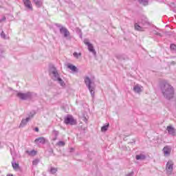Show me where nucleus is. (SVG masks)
Segmentation results:
<instances>
[{
	"instance_id": "obj_15",
	"label": "nucleus",
	"mask_w": 176,
	"mask_h": 176,
	"mask_svg": "<svg viewBox=\"0 0 176 176\" xmlns=\"http://www.w3.org/2000/svg\"><path fill=\"white\" fill-rule=\"evenodd\" d=\"M31 120V118L28 117L26 119H23L21 122L19 127H24V126L27 125V123Z\"/></svg>"
},
{
	"instance_id": "obj_7",
	"label": "nucleus",
	"mask_w": 176,
	"mask_h": 176,
	"mask_svg": "<svg viewBox=\"0 0 176 176\" xmlns=\"http://www.w3.org/2000/svg\"><path fill=\"white\" fill-rule=\"evenodd\" d=\"M60 33L63 35L64 38H67V39H71V33L65 27H60Z\"/></svg>"
},
{
	"instance_id": "obj_24",
	"label": "nucleus",
	"mask_w": 176,
	"mask_h": 176,
	"mask_svg": "<svg viewBox=\"0 0 176 176\" xmlns=\"http://www.w3.org/2000/svg\"><path fill=\"white\" fill-rule=\"evenodd\" d=\"M73 56L75 57V58H79L80 56H82V53L74 52Z\"/></svg>"
},
{
	"instance_id": "obj_11",
	"label": "nucleus",
	"mask_w": 176,
	"mask_h": 176,
	"mask_svg": "<svg viewBox=\"0 0 176 176\" xmlns=\"http://www.w3.org/2000/svg\"><path fill=\"white\" fill-rule=\"evenodd\" d=\"M133 91L135 93H137L138 94H140V93H142V86L137 84L133 87Z\"/></svg>"
},
{
	"instance_id": "obj_27",
	"label": "nucleus",
	"mask_w": 176,
	"mask_h": 176,
	"mask_svg": "<svg viewBox=\"0 0 176 176\" xmlns=\"http://www.w3.org/2000/svg\"><path fill=\"white\" fill-rule=\"evenodd\" d=\"M38 163H39V160H34L32 162L33 166H38Z\"/></svg>"
},
{
	"instance_id": "obj_1",
	"label": "nucleus",
	"mask_w": 176,
	"mask_h": 176,
	"mask_svg": "<svg viewBox=\"0 0 176 176\" xmlns=\"http://www.w3.org/2000/svg\"><path fill=\"white\" fill-rule=\"evenodd\" d=\"M160 89L164 97L167 100H171L174 97V88L166 80L160 82Z\"/></svg>"
},
{
	"instance_id": "obj_26",
	"label": "nucleus",
	"mask_w": 176,
	"mask_h": 176,
	"mask_svg": "<svg viewBox=\"0 0 176 176\" xmlns=\"http://www.w3.org/2000/svg\"><path fill=\"white\" fill-rule=\"evenodd\" d=\"M57 144L58 145V146H64V145H65V142H63V141H59Z\"/></svg>"
},
{
	"instance_id": "obj_33",
	"label": "nucleus",
	"mask_w": 176,
	"mask_h": 176,
	"mask_svg": "<svg viewBox=\"0 0 176 176\" xmlns=\"http://www.w3.org/2000/svg\"><path fill=\"white\" fill-rule=\"evenodd\" d=\"M34 130H35V131L38 132V131H39V128L38 127H36Z\"/></svg>"
},
{
	"instance_id": "obj_10",
	"label": "nucleus",
	"mask_w": 176,
	"mask_h": 176,
	"mask_svg": "<svg viewBox=\"0 0 176 176\" xmlns=\"http://www.w3.org/2000/svg\"><path fill=\"white\" fill-rule=\"evenodd\" d=\"M163 152L164 156H170L171 153V147L170 146H166L163 148Z\"/></svg>"
},
{
	"instance_id": "obj_30",
	"label": "nucleus",
	"mask_w": 176,
	"mask_h": 176,
	"mask_svg": "<svg viewBox=\"0 0 176 176\" xmlns=\"http://www.w3.org/2000/svg\"><path fill=\"white\" fill-rule=\"evenodd\" d=\"M5 20H6V17L3 16V18L0 19V21H5Z\"/></svg>"
},
{
	"instance_id": "obj_12",
	"label": "nucleus",
	"mask_w": 176,
	"mask_h": 176,
	"mask_svg": "<svg viewBox=\"0 0 176 176\" xmlns=\"http://www.w3.org/2000/svg\"><path fill=\"white\" fill-rule=\"evenodd\" d=\"M23 2L25 8H27V9H29L30 10H32V3H31V1L23 0Z\"/></svg>"
},
{
	"instance_id": "obj_36",
	"label": "nucleus",
	"mask_w": 176,
	"mask_h": 176,
	"mask_svg": "<svg viewBox=\"0 0 176 176\" xmlns=\"http://www.w3.org/2000/svg\"><path fill=\"white\" fill-rule=\"evenodd\" d=\"M7 176H13V175H8Z\"/></svg>"
},
{
	"instance_id": "obj_13",
	"label": "nucleus",
	"mask_w": 176,
	"mask_h": 176,
	"mask_svg": "<svg viewBox=\"0 0 176 176\" xmlns=\"http://www.w3.org/2000/svg\"><path fill=\"white\" fill-rule=\"evenodd\" d=\"M166 130L168 133V134H170V135H175V129H174V127H173L172 126H168L166 128Z\"/></svg>"
},
{
	"instance_id": "obj_8",
	"label": "nucleus",
	"mask_w": 176,
	"mask_h": 176,
	"mask_svg": "<svg viewBox=\"0 0 176 176\" xmlns=\"http://www.w3.org/2000/svg\"><path fill=\"white\" fill-rule=\"evenodd\" d=\"M84 43L88 47L89 52H90L91 53H93L94 56L97 54V52H96V50H94V47L93 46V44L89 42V39L87 38L84 39Z\"/></svg>"
},
{
	"instance_id": "obj_23",
	"label": "nucleus",
	"mask_w": 176,
	"mask_h": 176,
	"mask_svg": "<svg viewBox=\"0 0 176 176\" xmlns=\"http://www.w3.org/2000/svg\"><path fill=\"white\" fill-rule=\"evenodd\" d=\"M139 3L144 5V6H146V5H148V0H139Z\"/></svg>"
},
{
	"instance_id": "obj_19",
	"label": "nucleus",
	"mask_w": 176,
	"mask_h": 176,
	"mask_svg": "<svg viewBox=\"0 0 176 176\" xmlns=\"http://www.w3.org/2000/svg\"><path fill=\"white\" fill-rule=\"evenodd\" d=\"M58 134H59L58 131L54 130L52 131V135L54 136V138H53V141H56V140H57V137H58Z\"/></svg>"
},
{
	"instance_id": "obj_17",
	"label": "nucleus",
	"mask_w": 176,
	"mask_h": 176,
	"mask_svg": "<svg viewBox=\"0 0 176 176\" xmlns=\"http://www.w3.org/2000/svg\"><path fill=\"white\" fill-rule=\"evenodd\" d=\"M67 68H69V69H71V71H72L73 72H78V68L76 67V66L74 65H68Z\"/></svg>"
},
{
	"instance_id": "obj_16",
	"label": "nucleus",
	"mask_w": 176,
	"mask_h": 176,
	"mask_svg": "<svg viewBox=\"0 0 176 176\" xmlns=\"http://www.w3.org/2000/svg\"><path fill=\"white\" fill-rule=\"evenodd\" d=\"M32 1L33 2H34L36 8H41V6H42V3H43L42 0H32Z\"/></svg>"
},
{
	"instance_id": "obj_5",
	"label": "nucleus",
	"mask_w": 176,
	"mask_h": 176,
	"mask_svg": "<svg viewBox=\"0 0 176 176\" xmlns=\"http://www.w3.org/2000/svg\"><path fill=\"white\" fill-rule=\"evenodd\" d=\"M16 97L20 98V100H30V98H32V92H27L25 94L18 92L16 94Z\"/></svg>"
},
{
	"instance_id": "obj_22",
	"label": "nucleus",
	"mask_w": 176,
	"mask_h": 176,
	"mask_svg": "<svg viewBox=\"0 0 176 176\" xmlns=\"http://www.w3.org/2000/svg\"><path fill=\"white\" fill-rule=\"evenodd\" d=\"M109 127V124H107V125L102 126L101 131H102V133H105V131L108 130Z\"/></svg>"
},
{
	"instance_id": "obj_18",
	"label": "nucleus",
	"mask_w": 176,
	"mask_h": 176,
	"mask_svg": "<svg viewBox=\"0 0 176 176\" xmlns=\"http://www.w3.org/2000/svg\"><path fill=\"white\" fill-rule=\"evenodd\" d=\"M25 153H27L29 156H35L36 155V151H35V150L26 151Z\"/></svg>"
},
{
	"instance_id": "obj_31",
	"label": "nucleus",
	"mask_w": 176,
	"mask_h": 176,
	"mask_svg": "<svg viewBox=\"0 0 176 176\" xmlns=\"http://www.w3.org/2000/svg\"><path fill=\"white\" fill-rule=\"evenodd\" d=\"M155 34L158 35V36H162V34H160L159 32H155Z\"/></svg>"
},
{
	"instance_id": "obj_28",
	"label": "nucleus",
	"mask_w": 176,
	"mask_h": 176,
	"mask_svg": "<svg viewBox=\"0 0 176 176\" xmlns=\"http://www.w3.org/2000/svg\"><path fill=\"white\" fill-rule=\"evenodd\" d=\"M1 38H3V39H6V36L5 35V32H1Z\"/></svg>"
},
{
	"instance_id": "obj_37",
	"label": "nucleus",
	"mask_w": 176,
	"mask_h": 176,
	"mask_svg": "<svg viewBox=\"0 0 176 176\" xmlns=\"http://www.w3.org/2000/svg\"><path fill=\"white\" fill-rule=\"evenodd\" d=\"M172 64H175V62H174V61H173V62H172Z\"/></svg>"
},
{
	"instance_id": "obj_2",
	"label": "nucleus",
	"mask_w": 176,
	"mask_h": 176,
	"mask_svg": "<svg viewBox=\"0 0 176 176\" xmlns=\"http://www.w3.org/2000/svg\"><path fill=\"white\" fill-rule=\"evenodd\" d=\"M149 25H151V23L148 21V18L142 16L141 21H139V24L135 23V30L136 31H144V29L149 27Z\"/></svg>"
},
{
	"instance_id": "obj_3",
	"label": "nucleus",
	"mask_w": 176,
	"mask_h": 176,
	"mask_svg": "<svg viewBox=\"0 0 176 176\" xmlns=\"http://www.w3.org/2000/svg\"><path fill=\"white\" fill-rule=\"evenodd\" d=\"M84 82L90 91L91 97H94V90H96V84L93 80L90 78L89 76H86L84 78Z\"/></svg>"
},
{
	"instance_id": "obj_25",
	"label": "nucleus",
	"mask_w": 176,
	"mask_h": 176,
	"mask_svg": "<svg viewBox=\"0 0 176 176\" xmlns=\"http://www.w3.org/2000/svg\"><path fill=\"white\" fill-rule=\"evenodd\" d=\"M12 166L14 170H16V168H19V164L16 163V162H12Z\"/></svg>"
},
{
	"instance_id": "obj_14",
	"label": "nucleus",
	"mask_w": 176,
	"mask_h": 176,
	"mask_svg": "<svg viewBox=\"0 0 176 176\" xmlns=\"http://www.w3.org/2000/svg\"><path fill=\"white\" fill-rule=\"evenodd\" d=\"M34 142L36 144H46V138H45L44 137H40V138H36L34 140Z\"/></svg>"
},
{
	"instance_id": "obj_34",
	"label": "nucleus",
	"mask_w": 176,
	"mask_h": 176,
	"mask_svg": "<svg viewBox=\"0 0 176 176\" xmlns=\"http://www.w3.org/2000/svg\"><path fill=\"white\" fill-rule=\"evenodd\" d=\"M78 31L79 32H82V30H80V29H79V28H78Z\"/></svg>"
},
{
	"instance_id": "obj_6",
	"label": "nucleus",
	"mask_w": 176,
	"mask_h": 176,
	"mask_svg": "<svg viewBox=\"0 0 176 176\" xmlns=\"http://www.w3.org/2000/svg\"><path fill=\"white\" fill-rule=\"evenodd\" d=\"M173 170H174V162L173 161H168L166 166L167 175H171L173 174Z\"/></svg>"
},
{
	"instance_id": "obj_35",
	"label": "nucleus",
	"mask_w": 176,
	"mask_h": 176,
	"mask_svg": "<svg viewBox=\"0 0 176 176\" xmlns=\"http://www.w3.org/2000/svg\"><path fill=\"white\" fill-rule=\"evenodd\" d=\"M72 151H74V148L70 149V152H72Z\"/></svg>"
},
{
	"instance_id": "obj_9",
	"label": "nucleus",
	"mask_w": 176,
	"mask_h": 176,
	"mask_svg": "<svg viewBox=\"0 0 176 176\" xmlns=\"http://www.w3.org/2000/svg\"><path fill=\"white\" fill-rule=\"evenodd\" d=\"M64 123L65 124L74 125L76 124V120L74 119V117L72 116L69 115L65 118Z\"/></svg>"
},
{
	"instance_id": "obj_32",
	"label": "nucleus",
	"mask_w": 176,
	"mask_h": 176,
	"mask_svg": "<svg viewBox=\"0 0 176 176\" xmlns=\"http://www.w3.org/2000/svg\"><path fill=\"white\" fill-rule=\"evenodd\" d=\"M56 27H58L60 29L61 28V27H63V26L60 24H56Z\"/></svg>"
},
{
	"instance_id": "obj_20",
	"label": "nucleus",
	"mask_w": 176,
	"mask_h": 176,
	"mask_svg": "<svg viewBox=\"0 0 176 176\" xmlns=\"http://www.w3.org/2000/svg\"><path fill=\"white\" fill-rule=\"evenodd\" d=\"M146 158L144 155H138L135 156V159L136 160H144V159Z\"/></svg>"
},
{
	"instance_id": "obj_29",
	"label": "nucleus",
	"mask_w": 176,
	"mask_h": 176,
	"mask_svg": "<svg viewBox=\"0 0 176 176\" xmlns=\"http://www.w3.org/2000/svg\"><path fill=\"white\" fill-rule=\"evenodd\" d=\"M134 175V172H131L128 173L126 176H133Z\"/></svg>"
},
{
	"instance_id": "obj_38",
	"label": "nucleus",
	"mask_w": 176,
	"mask_h": 176,
	"mask_svg": "<svg viewBox=\"0 0 176 176\" xmlns=\"http://www.w3.org/2000/svg\"><path fill=\"white\" fill-rule=\"evenodd\" d=\"M34 116V114H32V116H31V118H32Z\"/></svg>"
},
{
	"instance_id": "obj_21",
	"label": "nucleus",
	"mask_w": 176,
	"mask_h": 176,
	"mask_svg": "<svg viewBox=\"0 0 176 176\" xmlns=\"http://www.w3.org/2000/svg\"><path fill=\"white\" fill-rule=\"evenodd\" d=\"M49 173H50L51 174H56L57 173V168L51 166L49 169Z\"/></svg>"
},
{
	"instance_id": "obj_4",
	"label": "nucleus",
	"mask_w": 176,
	"mask_h": 176,
	"mask_svg": "<svg viewBox=\"0 0 176 176\" xmlns=\"http://www.w3.org/2000/svg\"><path fill=\"white\" fill-rule=\"evenodd\" d=\"M50 72L52 75L53 80H56V82H58V83H59V85H60V86L64 87V86H65V82H64V80H63V79H61V78H60V74H58L57 69H56V67H52Z\"/></svg>"
}]
</instances>
